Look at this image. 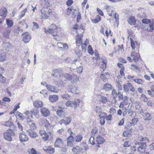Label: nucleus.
<instances>
[{"label": "nucleus", "mask_w": 154, "mask_h": 154, "mask_svg": "<svg viewBox=\"0 0 154 154\" xmlns=\"http://www.w3.org/2000/svg\"><path fill=\"white\" fill-rule=\"evenodd\" d=\"M15 135L14 132L10 129H8L3 134V137L5 139L10 142L12 141V137Z\"/></svg>", "instance_id": "nucleus-1"}, {"label": "nucleus", "mask_w": 154, "mask_h": 154, "mask_svg": "<svg viewBox=\"0 0 154 154\" xmlns=\"http://www.w3.org/2000/svg\"><path fill=\"white\" fill-rule=\"evenodd\" d=\"M41 17L44 19H47L52 14L51 10L48 8H44L41 9Z\"/></svg>", "instance_id": "nucleus-2"}, {"label": "nucleus", "mask_w": 154, "mask_h": 154, "mask_svg": "<svg viewBox=\"0 0 154 154\" xmlns=\"http://www.w3.org/2000/svg\"><path fill=\"white\" fill-rule=\"evenodd\" d=\"M57 26L55 24H52L50 28L47 29L45 28L44 29V32L46 33H50L54 36H56L57 34Z\"/></svg>", "instance_id": "nucleus-3"}, {"label": "nucleus", "mask_w": 154, "mask_h": 154, "mask_svg": "<svg viewBox=\"0 0 154 154\" xmlns=\"http://www.w3.org/2000/svg\"><path fill=\"white\" fill-rule=\"evenodd\" d=\"M137 146V150L141 153L145 152L146 147V144L145 143L139 142L136 144Z\"/></svg>", "instance_id": "nucleus-4"}, {"label": "nucleus", "mask_w": 154, "mask_h": 154, "mask_svg": "<svg viewBox=\"0 0 154 154\" xmlns=\"http://www.w3.org/2000/svg\"><path fill=\"white\" fill-rule=\"evenodd\" d=\"M27 134L29 136V137L33 139L36 138L38 137V135L37 133L34 131V130L29 129L26 131Z\"/></svg>", "instance_id": "nucleus-5"}, {"label": "nucleus", "mask_w": 154, "mask_h": 154, "mask_svg": "<svg viewBox=\"0 0 154 154\" xmlns=\"http://www.w3.org/2000/svg\"><path fill=\"white\" fill-rule=\"evenodd\" d=\"M22 35L23 37V40L25 43H28L31 39V36L28 32L23 33Z\"/></svg>", "instance_id": "nucleus-6"}, {"label": "nucleus", "mask_w": 154, "mask_h": 154, "mask_svg": "<svg viewBox=\"0 0 154 154\" xmlns=\"http://www.w3.org/2000/svg\"><path fill=\"white\" fill-rule=\"evenodd\" d=\"M68 91L74 94H77L79 93V89L76 86L71 85L69 86Z\"/></svg>", "instance_id": "nucleus-7"}, {"label": "nucleus", "mask_w": 154, "mask_h": 154, "mask_svg": "<svg viewBox=\"0 0 154 154\" xmlns=\"http://www.w3.org/2000/svg\"><path fill=\"white\" fill-rule=\"evenodd\" d=\"M41 114L44 117H47L50 114V111L46 107H43L40 109Z\"/></svg>", "instance_id": "nucleus-8"}, {"label": "nucleus", "mask_w": 154, "mask_h": 154, "mask_svg": "<svg viewBox=\"0 0 154 154\" xmlns=\"http://www.w3.org/2000/svg\"><path fill=\"white\" fill-rule=\"evenodd\" d=\"M64 142L60 138H57L55 142V147L61 148Z\"/></svg>", "instance_id": "nucleus-9"}, {"label": "nucleus", "mask_w": 154, "mask_h": 154, "mask_svg": "<svg viewBox=\"0 0 154 154\" xmlns=\"http://www.w3.org/2000/svg\"><path fill=\"white\" fill-rule=\"evenodd\" d=\"M2 46L4 51H8L11 48V45L9 42H3L2 45Z\"/></svg>", "instance_id": "nucleus-10"}, {"label": "nucleus", "mask_w": 154, "mask_h": 154, "mask_svg": "<svg viewBox=\"0 0 154 154\" xmlns=\"http://www.w3.org/2000/svg\"><path fill=\"white\" fill-rule=\"evenodd\" d=\"M71 118L70 117H66L60 121V124L63 125V124L67 125L69 124L71 122Z\"/></svg>", "instance_id": "nucleus-11"}, {"label": "nucleus", "mask_w": 154, "mask_h": 154, "mask_svg": "<svg viewBox=\"0 0 154 154\" xmlns=\"http://www.w3.org/2000/svg\"><path fill=\"white\" fill-rule=\"evenodd\" d=\"M48 90L51 92L58 93L59 90L57 87L50 85H46Z\"/></svg>", "instance_id": "nucleus-12"}, {"label": "nucleus", "mask_w": 154, "mask_h": 154, "mask_svg": "<svg viewBox=\"0 0 154 154\" xmlns=\"http://www.w3.org/2000/svg\"><path fill=\"white\" fill-rule=\"evenodd\" d=\"M40 135L42 137V138L44 140H47L49 138V136L48 135V133H46L44 130H41L39 131Z\"/></svg>", "instance_id": "nucleus-13"}, {"label": "nucleus", "mask_w": 154, "mask_h": 154, "mask_svg": "<svg viewBox=\"0 0 154 154\" xmlns=\"http://www.w3.org/2000/svg\"><path fill=\"white\" fill-rule=\"evenodd\" d=\"M19 138L20 141L22 142L26 141L29 140L27 136L23 132H21L20 134Z\"/></svg>", "instance_id": "nucleus-14"}, {"label": "nucleus", "mask_w": 154, "mask_h": 154, "mask_svg": "<svg viewBox=\"0 0 154 154\" xmlns=\"http://www.w3.org/2000/svg\"><path fill=\"white\" fill-rule=\"evenodd\" d=\"M109 75L108 72H104L103 71L101 72L100 78L104 82H106L109 79Z\"/></svg>", "instance_id": "nucleus-15"}, {"label": "nucleus", "mask_w": 154, "mask_h": 154, "mask_svg": "<svg viewBox=\"0 0 154 154\" xmlns=\"http://www.w3.org/2000/svg\"><path fill=\"white\" fill-rule=\"evenodd\" d=\"M82 35H78L76 37V43L77 45L79 46L82 44Z\"/></svg>", "instance_id": "nucleus-16"}, {"label": "nucleus", "mask_w": 154, "mask_h": 154, "mask_svg": "<svg viewBox=\"0 0 154 154\" xmlns=\"http://www.w3.org/2000/svg\"><path fill=\"white\" fill-rule=\"evenodd\" d=\"M74 141V138L72 135H70L67 138V143L68 146H72Z\"/></svg>", "instance_id": "nucleus-17"}, {"label": "nucleus", "mask_w": 154, "mask_h": 154, "mask_svg": "<svg viewBox=\"0 0 154 154\" xmlns=\"http://www.w3.org/2000/svg\"><path fill=\"white\" fill-rule=\"evenodd\" d=\"M45 127L46 128L48 134H51L53 133V131L51 129V127L50 125V123L48 122V121L46 122L45 124Z\"/></svg>", "instance_id": "nucleus-18"}, {"label": "nucleus", "mask_w": 154, "mask_h": 154, "mask_svg": "<svg viewBox=\"0 0 154 154\" xmlns=\"http://www.w3.org/2000/svg\"><path fill=\"white\" fill-rule=\"evenodd\" d=\"M66 106L69 107L75 108L77 106V103L75 101H68L66 103Z\"/></svg>", "instance_id": "nucleus-19"}, {"label": "nucleus", "mask_w": 154, "mask_h": 154, "mask_svg": "<svg viewBox=\"0 0 154 154\" xmlns=\"http://www.w3.org/2000/svg\"><path fill=\"white\" fill-rule=\"evenodd\" d=\"M128 23L131 25H135L136 23V20L135 17L133 16H130L128 19Z\"/></svg>", "instance_id": "nucleus-20"}, {"label": "nucleus", "mask_w": 154, "mask_h": 154, "mask_svg": "<svg viewBox=\"0 0 154 154\" xmlns=\"http://www.w3.org/2000/svg\"><path fill=\"white\" fill-rule=\"evenodd\" d=\"M96 141L98 144H101L104 143L105 140L103 137L99 136L97 137Z\"/></svg>", "instance_id": "nucleus-21"}, {"label": "nucleus", "mask_w": 154, "mask_h": 154, "mask_svg": "<svg viewBox=\"0 0 154 154\" xmlns=\"http://www.w3.org/2000/svg\"><path fill=\"white\" fill-rule=\"evenodd\" d=\"M54 73L51 75V76L55 77H60L61 74V70L59 69H55L53 70Z\"/></svg>", "instance_id": "nucleus-22"}, {"label": "nucleus", "mask_w": 154, "mask_h": 154, "mask_svg": "<svg viewBox=\"0 0 154 154\" xmlns=\"http://www.w3.org/2000/svg\"><path fill=\"white\" fill-rule=\"evenodd\" d=\"M42 103L39 101L36 100L33 102V105L35 107L37 108H41L42 106Z\"/></svg>", "instance_id": "nucleus-23"}, {"label": "nucleus", "mask_w": 154, "mask_h": 154, "mask_svg": "<svg viewBox=\"0 0 154 154\" xmlns=\"http://www.w3.org/2000/svg\"><path fill=\"white\" fill-rule=\"evenodd\" d=\"M6 53L2 51L0 53V61L3 62L6 60Z\"/></svg>", "instance_id": "nucleus-24"}, {"label": "nucleus", "mask_w": 154, "mask_h": 154, "mask_svg": "<svg viewBox=\"0 0 154 154\" xmlns=\"http://www.w3.org/2000/svg\"><path fill=\"white\" fill-rule=\"evenodd\" d=\"M49 100L51 102L57 101L58 100V96L57 95H50L49 98Z\"/></svg>", "instance_id": "nucleus-25"}, {"label": "nucleus", "mask_w": 154, "mask_h": 154, "mask_svg": "<svg viewBox=\"0 0 154 154\" xmlns=\"http://www.w3.org/2000/svg\"><path fill=\"white\" fill-rule=\"evenodd\" d=\"M79 64V62L75 63L74 61H72V62L71 63V66L70 67L71 70L72 71V70H74L77 68L78 67L77 65H78Z\"/></svg>", "instance_id": "nucleus-26"}, {"label": "nucleus", "mask_w": 154, "mask_h": 154, "mask_svg": "<svg viewBox=\"0 0 154 154\" xmlns=\"http://www.w3.org/2000/svg\"><path fill=\"white\" fill-rule=\"evenodd\" d=\"M125 127L126 128L128 129L123 132V135L124 137H127L131 133L132 128H130L129 127V128H127L126 126H125Z\"/></svg>", "instance_id": "nucleus-27"}, {"label": "nucleus", "mask_w": 154, "mask_h": 154, "mask_svg": "<svg viewBox=\"0 0 154 154\" xmlns=\"http://www.w3.org/2000/svg\"><path fill=\"white\" fill-rule=\"evenodd\" d=\"M30 112L32 115L35 116L36 118H38L39 117V110L37 109H32L31 110Z\"/></svg>", "instance_id": "nucleus-28"}, {"label": "nucleus", "mask_w": 154, "mask_h": 154, "mask_svg": "<svg viewBox=\"0 0 154 154\" xmlns=\"http://www.w3.org/2000/svg\"><path fill=\"white\" fill-rule=\"evenodd\" d=\"M130 86H131V83H128L126 84H124L123 85L124 91L125 92L127 93L128 92L129 88Z\"/></svg>", "instance_id": "nucleus-29"}, {"label": "nucleus", "mask_w": 154, "mask_h": 154, "mask_svg": "<svg viewBox=\"0 0 154 154\" xmlns=\"http://www.w3.org/2000/svg\"><path fill=\"white\" fill-rule=\"evenodd\" d=\"M10 32L11 30H7L6 31H4L3 34V36L5 38H9Z\"/></svg>", "instance_id": "nucleus-30"}, {"label": "nucleus", "mask_w": 154, "mask_h": 154, "mask_svg": "<svg viewBox=\"0 0 154 154\" xmlns=\"http://www.w3.org/2000/svg\"><path fill=\"white\" fill-rule=\"evenodd\" d=\"M82 136L81 134H78L75 138V141L76 142H79L82 140Z\"/></svg>", "instance_id": "nucleus-31"}, {"label": "nucleus", "mask_w": 154, "mask_h": 154, "mask_svg": "<svg viewBox=\"0 0 154 154\" xmlns=\"http://www.w3.org/2000/svg\"><path fill=\"white\" fill-rule=\"evenodd\" d=\"M138 119L136 118V116H134V118L131 120V122L130 123V125L132 126V125H135L138 122Z\"/></svg>", "instance_id": "nucleus-32"}, {"label": "nucleus", "mask_w": 154, "mask_h": 154, "mask_svg": "<svg viewBox=\"0 0 154 154\" xmlns=\"http://www.w3.org/2000/svg\"><path fill=\"white\" fill-rule=\"evenodd\" d=\"M112 88V85L109 84H106L104 85L103 88L105 90L107 91L110 90Z\"/></svg>", "instance_id": "nucleus-33"}, {"label": "nucleus", "mask_w": 154, "mask_h": 154, "mask_svg": "<svg viewBox=\"0 0 154 154\" xmlns=\"http://www.w3.org/2000/svg\"><path fill=\"white\" fill-rule=\"evenodd\" d=\"M57 114L60 117L62 118L64 116V111L62 109L58 110L57 111Z\"/></svg>", "instance_id": "nucleus-34"}, {"label": "nucleus", "mask_w": 154, "mask_h": 154, "mask_svg": "<svg viewBox=\"0 0 154 154\" xmlns=\"http://www.w3.org/2000/svg\"><path fill=\"white\" fill-rule=\"evenodd\" d=\"M79 148L80 146H76L75 147H73L72 149V150L75 154H77V153H79Z\"/></svg>", "instance_id": "nucleus-35"}, {"label": "nucleus", "mask_w": 154, "mask_h": 154, "mask_svg": "<svg viewBox=\"0 0 154 154\" xmlns=\"http://www.w3.org/2000/svg\"><path fill=\"white\" fill-rule=\"evenodd\" d=\"M6 24L8 27H11L13 25V22L12 20L7 19L6 20Z\"/></svg>", "instance_id": "nucleus-36"}, {"label": "nucleus", "mask_w": 154, "mask_h": 154, "mask_svg": "<svg viewBox=\"0 0 154 154\" xmlns=\"http://www.w3.org/2000/svg\"><path fill=\"white\" fill-rule=\"evenodd\" d=\"M30 129H32L33 130H35L36 128V126L35 123L33 121L32 122H30L29 124V125Z\"/></svg>", "instance_id": "nucleus-37"}, {"label": "nucleus", "mask_w": 154, "mask_h": 154, "mask_svg": "<svg viewBox=\"0 0 154 154\" xmlns=\"http://www.w3.org/2000/svg\"><path fill=\"white\" fill-rule=\"evenodd\" d=\"M138 139L139 141H147L148 142L149 141V140L147 137H143L142 136H139L138 137Z\"/></svg>", "instance_id": "nucleus-38"}, {"label": "nucleus", "mask_w": 154, "mask_h": 154, "mask_svg": "<svg viewBox=\"0 0 154 154\" xmlns=\"http://www.w3.org/2000/svg\"><path fill=\"white\" fill-rule=\"evenodd\" d=\"M127 113L128 114H130V116H132L133 113L134 112V111L132 110V107H130L129 108V106H128L127 109Z\"/></svg>", "instance_id": "nucleus-39"}, {"label": "nucleus", "mask_w": 154, "mask_h": 154, "mask_svg": "<svg viewBox=\"0 0 154 154\" xmlns=\"http://www.w3.org/2000/svg\"><path fill=\"white\" fill-rule=\"evenodd\" d=\"M61 97L63 99H66L68 100L71 98V96H69V94H66L61 95Z\"/></svg>", "instance_id": "nucleus-40"}, {"label": "nucleus", "mask_w": 154, "mask_h": 154, "mask_svg": "<svg viewBox=\"0 0 154 154\" xmlns=\"http://www.w3.org/2000/svg\"><path fill=\"white\" fill-rule=\"evenodd\" d=\"M28 152L29 154H40L39 153H37L36 151L33 148L29 149Z\"/></svg>", "instance_id": "nucleus-41"}, {"label": "nucleus", "mask_w": 154, "mask_h": 154, "mask_svg": "<svg viewBox=\"0 0 154 154\" xmlns=\"http://www.w3.org/2000/svg\"><path fill=\"white\" fill-rule=\"evenodd\" d=\"M140 99L141 100L143 101L144 102H147L148 100L147 97L144 94H141Z\"/></svg>", "instance_id": "nucleus-42"}, {"label": "nucleus", "mask_w": 154, "mask_h": 154, "mask_svg": "<svg viewBox=\"0 0 154 154\" xmlns=\"http://www.w3.org/2000/svg\"><path fill=\"white\" fill-rule=\"evenodd\" d=\"M1 10L2 11H3V14H1L0 12V15L2 17H5L7 15V9L5 8H2Z\"/></svg>", "instance_id": "nucleus-43"}, {"label": "nucleus", "mask_w": 154, "mask_h": 154, "mask_svg": "<svg viewBox=\"0 0 154 154\" xmlns=\"http://www.w3.org/2000/svg\"><path fill=\"white\" fill-rule=\"evenodd\" d=\"M102 107L100 106H96L95 108V111L98 115L99 113L102 111Z\"/></svg>", "instance_id": "nucleus-44"}, {"label": "nucleus", "mask_w": 154, "mask_h": 154, "mask_svg": "<svg viewBox=\"0 0 154 154\" xmlns=\"http://www.w3.org/2000/svg\"><path fill=\"white\" fill-rule=\"evenodd\" d=\"M151 118V116L150 113L147 112L146 113L145 115V120H150Z\"/></svg>", "instance_id": "nucleus-45"}, {"label": "nucleus", "mask_w": 154, "mask_h": 154, "mask_svg": "<svg viewBox=\"0 0 154 154\" xmlns=\"http://www.w3.org/2000/svg\"><path fill=\"white\" fill-rule=\"evenodd\" d=\"M88 142L89 143L92 145H94L95 144L94 139L93 136H91V137L89 139Z\"/></svg>", "instance_id": "nucleus-46"}, {"label": "nucleus", "mask_w": 154, "mask_h": 154, "mask_svg": "<svg viewBox=\"0 0 154 154\" xmlns=\"http://www.w3.org/2000/svg\"><path fill=\"white\" fill-rule=\"evenodd\" d=\"M20 30V29L19 27H16L14 29V33L15 35L17 36L19 34Z\"/></svg>", "instance_id": "nucleus-47"}, {"label": "nucleus", "mask_w": 154, "mask_h": 154, "mask_svg": "<svg viewBox=\"0 0 154 154\" xmlns=\"http://www.w3.org/2000/svg\"><path fill=\"white\" fill-rule=\"evenodd\" d=\"M133 80L139 84H143V81L141 79H133Z\"/></svg>", "instance_id": "nucleus-48"}, {"label": "nucleus", "mask_w": 154, "mask_h": 154, "mask_svg": "<svg viewBox=\"0 0 154 154\" xmlns=\"http://www.w3.org/2000/svg\"><path fill=\"white\" fill-rule=\"evenodd\" d=\"M114 18L116 20V22L115 23H116L118 26L119 24V15L117 14L116 13L115 14Z\"/></svg>", "instance_id": "nucleus-49"}, {"label": "nucleus", "mask_w": 154, "mask_h": 154, "mask_svg": "<svg viewBox=\"0 0 154 154\" xmlns=\"http://www.w3.org/2000/svg\"><path fill=\"white\" fill-rule=\"evenodd\" d=\"M63 76L68 80H70L72 79V76L68 74L65 73L64 74Z\"/></svg>", "instance_id": "nucleus-50"}, {"label": "nucleus", "mask_w": 154, "mask_h": 154, "mask_svg": "<svg viewBox=\"0 0 154 154\" xmlns=\"http://www.w3.org/2000/svg\"><path fill=\"white\" fill-rule=\"evenodd\" d=\"M101 20V17L100 16H99L97 18H95V19H94L92 20V21L93 23H98Z\"/></svg>", "instance_id": "nucleus-51"}, {"label": "nucleus", "mask_w": 154, "mask_h": 154, "mask_svg": "<svg viewBox=\"0 0 154 154\" xmlns=\"http://www.w3.org/2000/svg\"><path fill=\"white\" fill-rule=\"evenodd\" d=\"M117 95L118 96V99L119 100L123 99V96L122 93L119 91L117 94Z\"/></svg>", "instance_id": "nucleus-52"}, {"label": "nucleus", "mask_w": 154, "mask_h": 154, "mask_svg": "<svg viewBox=\"0 0 154 154\" xmlns=\"http://www.w3.org/2000/svg\"><path fill=\"white\" fill-rule=\"evenodd\" d=\"M100 118H105L106 116V114L105 112H103L102 111L99 113L98 115Z\"/></svg>", "instance_id": "nucleus-53"}, {"label": "nucleus", "mask_w": 154, "mask_h": 154, "mask_svg": "<svg viewBox=\"0 0 154 154\" xmlns=\"http://www.w3.org/2000/svg\"><path fill=\"white\" fill-rule=\"evenodd\" d=\"M150 20L148 19H143L142 20V22L145 24H147L150 22Z\"/></svg>", "instance_id": "nucleus-54"}, {"label": "nucleus", "mask_w": 154, "mask_h": 154, "mask_svg": "<svg viewBox=\"0 0 154 154\" xmlns=\"http://www.w3.org/2000/svg\"><path fill=\"white\" fill-rule=\"evenodd\" d=\"M131 146L130 142L128 141H127L124 142L123 144V146L125 147H129Z\"/></svg>", "instance_id": "nucleus-55"}, {"label": "nucleus", "mask_w": 154, "mask_h": 154, "mask_svg": "<svg viewBox=\"0 0 154 154\" xmlns=\"http://www.w3.org/2000/svg\"><path fill=\"white\" fill-rule=\"evenodd\" d=\"M5 125L9 127H10L13 125L14 126V125L13 124V122L10 121L7 122L5 123Z\"/></svg>", "instance_id": "nucleus-56"}, {"label": "nucleus", "mask_w": 154, "mask_h": 154, "mask_svg": "<svg viewBox=\"0 0 154 154\" xmlns=\"http://www.w3.org/2000/svg\"><path fill=\"white\" fill-rule=\"evenodd\" d=\"M130 39L131 47L133 49H134L135 48V42L131 38H130Z\"/></svg>", "instance_id": "nucleus-57"}, {"label": "nucleus", "mask_w": 154, "mask_h": 154, "mask_svg": "<svg viewBox=\"0 0 154 154\" xmlns=\"http://www.w3.org/2000/svg\"><path fill=\"white\" fill-rule=\"evenodd\" d=\"M105 118L107 122H108L109 121H110L112 119L111 115H109L108 116L106 115V116L105 117Z\"/></svg>", "instance_id": "nucleus-58"}, {"label": "nucleus", "mask_w": 154, "mask_h": 154, "mask_svg": "<svg viewBox=\"0 0 154 154\" xmlns=\"http://www.w3.org/2000/svg\"><path fill=\"white\" fill-rule=\"evenodd\" d=\"M100 102L103 103H105L107 101V99L106 98L102 96L100 100Z\"/></svg>", "instance_id": "nucleus-59"}, {"label": "nucleus", "mask_w": 154, "mask_h": 154, "mask_svg": "<svg viewBox=\"0 0 154 154\" xmlns=\"http://www.w3.org/2000/svg\"><path fill=\"white\" fill-rule=\"evenodd\" d=\"M123 102L125 103V105H127L128 103V98L126 96H125L124 97H123Z\"/></svg>", "instance_id": "nucleus-60"}, {"label": "nucleus", "mask_w": 154, "mask_h": 154, "mask_svg": "<svg viewBox=\"0 0 154 154\" xmlns=\"http://www.w3.org/2000/svg\"><path fill=\"white\" fill-rule=\"evenodd\" d=\"M76 71L78 73H80L82 72L83 68L82 66H79L77 68Z\"/></svg>", "instance_id": "nucleus-61"}, {"label": "nucleus", "mask_w": 154, "mask_h": 154, "mask_svg": "<svg viewBox=\"0 0 154 154\" xmlns=\"http://www.w3.org/2000/svg\"><path fill=\"white\" fill-rule=\"evenodd\" d=\"M88 52L90 54H93V49L90 45L88 46Z\"/></svg>", "instance_id": "nucleus-62"}, {"label": "nucleus", "mask_w": 154, "mask_h": 154, "mask_svg": "<svg viewBox=\"0 0 154 154\" xmlns=\"http://www.w3.org/2000/svg\"><path fill=\"white\" fill-rule=\"evenodd\" d=\"M122 113L124 116H125L127 114V111L126 108H124L122 110Z\"/></svg>", "instance_id": "nucleus-63"}, {"label": "nucleus", "mask_w": 154, "mask_h": 154, "mask_svg": "<svg viewBox=\"0 0 154 154\" xmlns=\"http://www.w3.org/2000/svg\"><path fill=\"white\" fill-rule=\"evenodd\" d=\"M149 27L151 29V30H149V31H152L153 30H154V23H151L149 25Z\"/></svg>", "instance_id": "nucleus-64"}]
</instances>
